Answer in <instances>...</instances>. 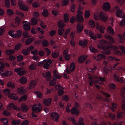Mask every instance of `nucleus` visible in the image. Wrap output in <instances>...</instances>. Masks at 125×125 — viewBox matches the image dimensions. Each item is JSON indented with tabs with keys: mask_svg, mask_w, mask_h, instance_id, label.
<instances>
[{
	"mask_svg": "<svg viewBox=\"0 0 125 125\" xmlns=\"http://www.w3.org/2000/svg\"><path fill=\"white\" fill-rule=\"evenodd\" d=\"M15 25L13 24L12 23L11 24L12 26L14 28L18 26L19 24L21 23L20 19L19 17H17L15 18Z\"/></svg>",
	"mask_w": 125,
	"mask_h": 125,
	"instance_id": "obj_20",
	"label": "nucleus"
},
{
	"mask_svg": "<svg viewBox=\"0 0 125 125\" xmlns=\"http://www.w3.org/2000/svg\"><path fill=\"white\" fill-rule=\"evenodd\" d=\"M23 24V28L26 31H28L31 29L30 23L26 21H23L22 22Z\"/></svg>",
	"mask_w": 125,
	"mask_h": 125,
	"instance_id": "obj_7",
	"label": "nucleus"
},
{
	"mask_svg": "<svg viewBox=\"0 0 125 125\" xmlns=\"http://www.w3.org/2000/svg\"><path fill=\"white\" fill-rule=\"evenodd\" d=\"M34 93L37 95V97L39 98H41L42 97V94L40 92L36 91L34 92Z\"/></svg>",
	"mask_w": 125,
	"mask_h": 125,
	"instance_id": "obj_50",
	"label": "nucleus"
},
{
	"mask_svg": "<svg viewBox=\"0 0 125 125\" xmlns=\"http://www.w3.org/2000/svg\"><path fill=\"white\" fill-rule=\"evenodd\" d=\"M123 91H124L123 94H121V95L122 98L123 99L122 101V109L124 111H125V96L124 94L125 95V86L123 88Z\"/></svg>",
	"mask_w": 125,
	"mask_h": 125,
	"instance_id": "obj_10",
	"label": "nucleus"
},
{
	"mask_svg": "<svg viewBox=\"0 0 125 125\" xmlns=\"http://www.w3.org/2000/svg\"><path fill=\"white\" fill-rule=\"evenodd\" d=\"M57 25L59 28L58 31H65L64 27L65 24L62 21L60 20L58 22Z\"/></svg>",
	"mask_w": 125,
	"mask_h": 125,
	"instance_id": "obj_6",
	"label": "nucleus"
},
{
	"mask_svg": "<svg viewBox=\"0 0 125 125\" xmlns=\"http://www.w3.org/2000/svg\"><path fill=\"white\" fill-rule=\"evenodd\" d=\"M104 37L109 39V41L112 43H113L115 42V41L113 38L110 35L106 34L104 35Z\"/></svg>",
	"mask_w": 125,
	"mask_h": 125,
	"instance_id": "obj_27",
	"label": "nucleus"
},
{
	"mask_svg": "<svg viewBox=\"0 0 125 125\" xmlns=\"http://www.w3.org/2000/svg\"><path fill=\"white\" fill-rule=\"evenodd\" d=\"M53 74L55 76L54 78H53L55 81H56L57 78L58 79H60L61 76L58 74V72L56 70H54L53 71Z\"/></svg>",
	"mask_w": 125,
	"mask_h": 125,
	"instance_id": "obj_26",
	"label": "nucleus"
},
{
	"mask_svg": "<svg viewBox=\"0 0 125 125\" xmlns=\"http://www.w3.org/2000/svg\"><path fill=\"white\" fill-rule=\"evenodd\" d=\"M34 39L33 38H31L27 39L25 41V43L26 45H28L31 43L32 42L33 40Z\"/></svg>",
	"mask_w": 125,
	"mask_h": 125,
	"instance_id": "obj_48",
	"label": "nucleus"
},
{
	"mask_svg": "<svg viewBox=\"0 0 125 125\" xmlns=\"http://www.w3.org/2000/svg\"><path fill=\"white\" fill-rule=\"evenodd\" d=\"M17 92L18 94L22 95L26 92L25 88L21 87L18 88L17 90Z\"/></svg>",
	"mask_w": 125,
	"mask_h": 125,
	"instance_id": "obj_11",
	"label": "nucleus"
},
{
	"mask_svg": "<svg viewBox=\"0 0 125 125\" xmlns=\"http://www.w3.org/2000/svg\"><path fill=\"white\" fill-rule=\"evenodd\" d=\"M115 8L117 10L115 13L116 17L122 18L125 17V14L124 12L122 10L120 9L118 7L115 6Z\"/></svg>",
	"mask_w": 125,
	"mask_h": 125,
	"instance_id": "obj_3",
	"label": "nucleus"
},
{
	"mask_svg": "<svg viewBox=\"0 0 125 125\" xmlns=\"http://www.w3.org/2000/svg\"><path fill=\"white\" fill-rule=\"evenodd\" d=\"M86 57H85L84 55H81L78 58V61L79 63H83L85 60Z\"/></svg>",
	"mask_w": 125,
	"mask_h": 125,
	"instance_id": "obj_25",
	"label": "nucleus"
},
{
	"mask_svg": "<svg viewBox=\"0 0 125 125\" xmlns=\"http://www.w3.org/2000/svg\"><path fill=\"white\" fill-rule=\"evenodd\" d=\"M37 19L34 18H32L31 20V23L32 25H35L37 24Z\"/></svg>",
	"mask_w": 125,
	"mask_h": 125,
	"instance_id": "obj_41",
	"label": "nucleus"
},
{
	"mask_svg": "<svg viewBox=\"0 0 125 125\" xmlns=\"http://www.w3.org/2000/svg\"><path fill=\"white\" fill-rule=\"evenodd\" d=\"M90 50V51L93 53H96L98 52V50L96 49L94 47L90 45L89 47Z\"/></svg>",
	"mask_w": 125,
	"mask_h": 125,
	"instance_id": "obj_36",
	"label": "nucleus"
},
{
	"mask_svg": "<svg viewBox=\"0 0 125 125\" xmlns=\"http://www.w3.org/2000/svg\"><path fill=\"white\" fill-rule=\"evenodd\" d=\"M32 6L34 8L38 7L39 5V4L37 2H35L32 4Z\"/></svg>",
	"mask_w": 125,
	"mask_h": 125,
	"instance_id": "obj_63",
	"label": "nucleus"
},
{
	"mask_svg": "<svg viewBox=\"0 0 125 125\" xmlns=\"http://www.w3.org/2000/svg\"><path fill=\"white\" fill-rule=\"evenodd\" d=\"M89 83L90 85H92L94 82L98 84H99L101 82H100V81H104L105 80V78L104 77H103V78L99 77V79L100 80V81H99L98 80H95V82H94L93 80V78L92 77L89 76Z\"/></svg>",
	"mask_w": 125,
	"mask_h": 125,
	"instance_id": "obj_4",
	"label": "nucleus"
},
{
	"mask_svg": "<svg viewBox=\"0 0 125 125\" xmlns=\"http://www.w3.org/2000/svg\"><path fill=\"white\" fill-rule=\"evenodd\" d=\"M16 57L15 56L13 55H10L8 57V60L11 61H14L15 60Z\"/></svg>",
	"mask_w": 125,
	"mask_h": 125,
	"instance_id": "obj_61",
	"label": "nucleus"
},
{
	"mask_svg": "<svg viewBox=\"0 0 125 125\" xmlns=\"http://www.w3.org/2000/svg\"><path fill=\"white\" fill-rule=\"evenodd\" d=\"M59 55V52L58 51H55L52 52V55L53 58H55L58 57Z\"/></svg>",
	"mask_w": 125,
	"mask_h": 125,
	"instance_id": "obj_31",
	"label": "nucleus"
},
{
	"mask_svg": "<svg viewBox=\"0 0 125 125\" xmlns=\"http://www.w3.org/2000/svg\"><path fill=\"white\" fill-rule=\"evenodd\" d=\"M22 52L25 55H28L29 54V52L28 50H27V49H23L22 51Z\"/></svg>",
	"mask_w": 125,
	"mask_h": 125,
	"instance_id": "obj_49",
	"label": "nucleus"
},
{
	"mask_svg": "<svg viewBox=\"0 0 125 125\" xmlns=\"http://www.w3.org/2000/svg\"><path fill=\"white\" fill-rule=\"evenodd\" d=\"M83 28V25L80 23H78L77 27V31H82Z\"/></svg>",
	"mask_w": 125,
	"mask_h": 125,
	"instance_id": "obj_30",
	"label": "nucleus"
},
{
	"mask_svg": "<svg viewBox=\"0 0 125 125\" xmlns=\"http://www.w3.org/2000/svg\"><path fill=\"white\" fill-rule=\"evenodd\" d=\"M36 83L34 80H32L31 81L29 84V87L30 89L34 88L36 85Z\"/></svg>",
	"mask_w": 125,
	"mask_h": 125,
	"instance_id": "obj_32",
	"label": "nucleus"
},
{
	"mask_svg": "<svg viewBox=\"0 0 125 125\" xmlns=\"http://www.w3.org/2000/svg\"><path fill=\"white\" fill-rule=\"evenodd\" d=\"M8 109L10 107L13 108V109L15 110H19V108H17V106L15 105L14 104L11 103L8 104Z\"/></svg>",
	"mask_w": 125,
	"mask_h": 125,
	"instance_id": "obj_29",
	"label": "nucleus"
},
{
	"mask_svg": "<svg viewBox=\"0 0 125 125\" xmlns=\"http://www.w3.org/2000/svg\"><path fill=\"white\" fill-rule=\"evenodd\" d=\"M114 77L115 81H119V76L116 74V73H114L113 74Z\"/></svg>",
	"mask_w": 125,
	"mask_h": 125,
	"instance_id": "obj_56",
	"label": "nucleus"
},
{
	"mask_svg": "<svg viewBox=\"0 0 125 125\" xmlns=\"http://www.w3.org/2000/svg\"><path fill=\"white\" fill-rule=\"evenodd\" d=\"M120 25L121 26H124L125 25V17L122 20L120 23Z\"/></svg>",
	"mask_w": 125,
	"mask_h": 125,
	"instance_id": "obj_59",
	"label": "nucleus"
},
{
	"mask_svg": "<svg viewBox=\"0 0 125 125\" xmlns=\"http://www.w3.org/2000/svg\"><path fill=\"white\" fill-rule=\"evenodd\" d=\"M75 67V63L74 62H73L71 63L70 64L69 70L71 72H73L74 70Z\"/></svg>",
	"mask_w": 125,
	"mask_h": 125,
	"instance_id": "obj_35",
	"label": "nucleus"
},
{
	"mask_svg": "<svg viewBox=\"0 0 125 125\" xmlns=\"http://www.w3.org/2000/svg\"><path fill=\"white\" fill-rule=\"evenodd\" d=\"M109 86L111 89L114 90H115L116 88V86L115 84L113 83H111L110 84Z\"/></svg>",
	"mask_w": 125,
	"mask_h": 125,
	"instance_id": "obj_58",
	"label": "nucleus"
},
{
	"mask_svg": "<svg viewBox=\"0 0 125 125\" xmlns=\"http://www.w3.org/2000/svg\"><path fill=\"white\" fill-rule=\"evenodd\" d=\"M22 46L21 44L20 43H18L16 45L15 47V49L16 50H18Z\"/></svg>",
	"mask_w": 125,
	"mask_h": 125,
	"instance_id": "obj_53",
	"label": "nucleus"
},
{
	"mask_svg": "<svg viewBox=\"0 0 125 125\" xmlns=\"http://www.w3.org/2000/svg\"><path fill=\"white\" fill-rule=\"evenodd\" d=\"M21 109L23 111H26L29 109V108L28 106L24 104H22L21 105Z\"/></svg>",
	"mask_w": 125,
	"mask_h": 125,
	"instance_id": "obj_38",
	"label": "nucleus"
},
{
	"mask_svg": "<svg viewBox=\"0 0 125 125\" xmlns=\"http://www.w3.org/2000/svg\"><path fill=\"white\" fill-rule=\"evenodd\" d=\"M87 43V42L86 39L81 41L79 42V45L82 47L86 46Z\"/></svg>",
	"mask_w": 125,
	"mask_h": 125,
	"instance_id": "obj_23",
	"label": "nucleus"
},
{
	"mask_svg": "<svg viewBox=\"0 0 125 125\" xmlns=\"http://www.w3.org/2000/svg\"><path fill=\"white\" fill-rule=\"evenodd\" d=\"M94 16L95 19L96 20L100 19L104 21H105L108 19L107 15L103 11L101 12L99 14L98 12H95L94 14Z\"/></svg>",
	"mask_w": 125,
	"mask_h": 125,
	"instance_id": "obj_1",
	"label": "nucleus"
},
{
	"mask_svg": "<svg viewBox=\"0 0 125 125\" xmlns=\"http://www.w3.org/2000/svg\"><path fill=\"white\" fill-rule=\"evenodd\" d=\"M71 112L73 115H78L80 113V111L78 108L73 107L71 109Z\"/></svg>",
	"mask_w": 125,
	"mask_h": 125,
	"instance_id": "obj_13",
	"label": "nucleus"
},
{
	"mask_svg": "<svg viewBox=\"0 0 125 125\" xmlns=\"http://www.w3.org/2000/svg\"><path fill=\"white\" fill-rule=\"evenodd\" d=\"M46 78L48 80H50L51 78V73L49 71L46 73Z\"/></svg>",
	"mask_w": 125,
	"mask_h": 125,
	"instance_id": "obj_46",
	"label": "nucleus"
},
{
	"mask_svg": "<svg viewBox=\"0 0 125 125\" xmlns=\"http://www.w3.org/2000/svg\"><path fill=\"white\" fill-rule=\"evenodd\" d=\"M76 18L74 16H72L70 19V21L71 23H73L75 22Z\"/></svg>",
	"mask_w": 125,
	"mask_h": 125,
	"instance_id": "obj_64",
	"label": "nucleus"
},
{
	"mask_svg": "<svg viewBox=\"0 0 125 125\" xmlns=\"http://www.w3.org/2000/svg\"><path fill=\"white\" fill-rule=\"evenodd\" d=\"M78 12L76 15L77 20L78 21L82 22L83 21V16L81 14L82 12L80 11H79Z\"/></svg>",
	"mask_w": 125,
	"mask_h": 125,
	"instance_id": "obj_17",
	"label": "nucleus"
},
{
	"mask_svg": "<svg viewBox=\"0 0 125 125\" xmlns=\"http://www.w3.org/2000/svg\"><path fill=\"white\" fill-rule=\"evenodd\" d=\"M52 12V14L55 16H57L59 15L58 11L55 10H53Z\"/></svg>",
	"mask_w": 125,
	"mask_h": 125,
	"instance_id": "obj_62",
	"label": "nucleus"
},
{
	"mask_svg": "<svg viewBox=\"0 0 125 125\" xmlns=\"http://www.w3.org/2000/svg\"><path fill=\"white\" fill-rule=\"evenodd\" d=\"M42 44L43 47H47L49 45L48 41L45 39H44L42 42Z\"/></svg>",
	"mask_w": 125,
	"mask_h": 125,
	"instance_id": "obj_39",
	"label": "nucleus"
},
{
	"mask_svg": "<svg viewBox=\"0 0 125 125\" xmlns=\"http://www.w3.org/2000/svg\"><path fill=\"white\" fill-rule=\"evenodd\" d=\"M58 88L59 89H61L58 90V94L59 96H61L62 95L64 92L63 90V88L60 85H58Z\"/></svg>",
	"mask_w": 125,
	"mask_h": 125,
	"instance_id": "obj_24",
	"label": "nucleus"
},
{
	"mask_svg": "<svg viewBox=\"0 0 125 125\" xmlns=\"http://www.w3.org/2000/svg\"><path fill=\"white\" fill-rule=\"evenodd\" d=\"M107 42L104 40L101 41L100 43L98 45V47L104 50L103 53L105 54H108L110 53V51L106 48Z\"/></svg>",
	"mask_w": 125,
	"mask_h": 125,
	"instance_id": "obj_2",
	"label": "nucleus"
},
{
	"mask_svg": "<svg viewBox=\"0 0 125 125\" xmlns=\"http://www.w3.org/2000/svg\"><path fill=\"white\" fill-rule=\"evenodd\" d=\"M10 90L8 89V98L14 100H17L18 98L16 94L13 93L10 94Z\"/></svg>",
	"mask_w": 125,
	"mask_h": 125,
	"instance_id": "obj_14",
	"label": "nucleus"
},
{
	"mask_svg": "<svg viewBox=\"0 0 125 125\" xmlns=\"http://www.w3.org/2000/svg\"><path fill=\"white\" fill-rule=\"evenodd\" d=\"M90 13L88 10H86L85 12V17L86 18H88L90 16Z\"/></svg>",
	"mask_w": 125,
	"mask_h": 125,
	"instance_id": "obj_60",
	"label": "nucleus"
},
{
	"mask_svg": "<svg viewBox=\"0 0 125 125\" xmlns=\"http://www.w3.org/2000/svg\"><path fill=\"white\" fill-rule=\"evenodd\" d=\"M42 15L44 16L47 17L49 15L48 11L47 10H44L42 12Z\"/></svg>",
	"mask_w": 125,
	"mask_h": 125,
	"instance_id": "obj_52",
	"label": "nucleus"
},
{
	"mask_svg": "<svg viewBox=\"0 0 125 125\" xmlns=\"http://www.w3.org/2000/svg\"><path fill=\"white\" fill-rule=\"evenodd\" d=\"M64 20L65 22H67L69 21V16L67 13H65L64 15Z\"/></svg>",
	"mask_w": 125,
	"mask_h": 125,
	"instance_id": "obj_37",
	"label": "nucleus"
},
{
	"mask_svg": "<svg viewBox=\"0 0 125 125\" xmlns=\"http://www.w3.org/2000/svg\"><path fill=\"white\" fill-rule=\"evenodd\" d=\"M108 60L109 61L115 60L116 61H119L120 60L118 58L111 56H109L108 57Z\"/></svg>",
	"mask_w": 125,
	"mask_h": 125,
	"instance_id": "obj_40",
	"label": "nucleus"
},
{
	"mask_svg": "<svg viewBox=\"0 0 125 125\" xmlns=\"http://www.w3.org/2000/svg\"><path fill=\"white\" fill-rule=\"evenodd\" d=\"M96 28L97 30H99L100 31H104L105 28L103 25H100L98 23L96 24Z\"/></svg>",
	"mask_w": 125,
	"mask_h": 125,
	"instance_id": "obj_21",
	"label": "nucleus"
},
{
	"mask_svg": "<svg viewBox=\"0 0 125 125\" xmlns=\"http://www.w3.org/2000/svg\"><path fill=\"white\" fill-rule=\"evenodd\" d=\"M117 106V105L115 103H113L112 104V107H110L111 110L112 112H115V110L113 109H116Z\"/></svg>",
	"mask_w": 125,
	"mask_h": 125,
	"instance_id": "obj_47",
	"label": "nucleus"
},
{
	"mask_svg": "<svg viewBox=\"0 0 125 125\" xmlns=\"http://www.w3.org/2000/svg\"><path fill=\"white\" fill-rule=\"evenodd\" d=\"M18 4L20 8L24 11H27L28 10V8L26 5L24 4V2L22 0H19Z\"/></svg>",
	"mask_w": 125,
	"mask_h": 125,
	"instance_id": "obj_5",
	"label": "nucleus"
},
{
	"mask_svg": "<svg viewBox=\"0 0 125 125\" xmlns=\"http://www.w3.org/2000/svg\"><path fill=\"white\" fill-rule=\"evenodd\" d=\"M86 33H88V32H85ZM93 32H89L90 36L91 39L95 40L96 39V37L95 33Z\"/></svg>",
	"mask_w": 125,
	"mask_h": 125,
	"instance_id": "obj_28",
	"label": "nucleus"
},
{
	"mask_svg": "<svg viewBox=\"0 0 125 125\" xmlns=\"http://www.w3.org/2000/svg\"><path fill=\"white\" fill-rule=\"evenodd\" d=\"M97 67L94 65V67L93 68H90L88 69V71L89 72H94L96 70Z\"/></svg>",
	"mask_w": 125,
	"mask_h": 125,
	"instance_id": "obj_57",
	"label": "nucleus"
},
{
	"mask_svg": "<svg viewBox=\"0 0 125 125\" xmlns=\"http://www.w3.org/2000/svg\"><path fill=\"white\" fill-rule=\"evenodd\" d=\"M52 119L57 122L58 121V119L59 118V116L58 114L56 113L53 112L52 113L51 115Z\"/></svg>",
	"mask_w": 125,
	"mask_h": 125,
	"instance_id": "obj_16",
	"label": "nucleus"
},
{
	"mask_svg": "<svg viewBox=\"0 0 125 125\" xmlns=\"http://www.w3.org/2000/svg\"><path fill=\"white\" fill-rule=\"evenodd\" d=\"M8 32V34H10L11 33H12L11 36L13 37H16L18 38L20 37L21 35L22 32H16V33L15 34H12L13 32Z\"/></svg>",
	"mask_w": 125,
	"mask_h": 125,
	"instance_id": "obj_18",
	"label": "nucleus"
},
{
	"mask_svg": "<svg viewBox=\"0 0 125 125\" xmlns=\"http://www.w3.org/2000/svg\"><path fill=\"white\" fill-rule=\"evenodd\" d=\"M17 59L18 62H20L22 60L23 58V57L22 55H19L17 56Z\"/></svg>",
	"mask_w": 125,
	"mask_h": 125,
	"instance_id": "obj_55",
	"label": "nucleus"
},
{
	"mask_svg": "<svg viewBox=\"0 0 125 125\" xmlns=\"http://www.w3.org/2000/svg\"><path fill=\"white\" fill-rule=\"evenodd\" d=\"M110 8V5L108 2H104L103 6V8L105 11L109 10Z\"/></svg>",
	"mask_w": 125,
	"mask_h": 125,
	"instance_id": "obj_15",
	"label": "nucleus"
},
{
	"mask_svg": "<svg viewBox=\"0 0 125 125\" xmlns=\"http://www.w3.org/2000/svg\"><path fill=\"white\" fill-rule=\"evenodd\" d=\"M37 104H35L32 109L33 111L35 112H38L41 111L42 109V107L40 105V104H38L37 106Z\"/></svg>",
	"mask_w": 125,
	"mask_h": 125,
	"instance_id": "obj_9",
	"label": "nucleus"
},
{
	"mask_svg": "<svg viewBox=\"0 0 125 125\" xmlns=\"http://www.w3.org/2000/svg\"><path fill=\"white\" fill-rule=\"evenodd\" d=\"M50 61L47 60L45 62L43 66L44 68L45 69H47L48 68L49 66L50 63Z\"/></svg>",
	"mask_w": 125,
	"mask_h": 125,
	"instance_id": "obj_42",
	"label": "nucleus"
},
{
	"mask_svg": "<svg viewBox=\"0 0 125 125\" xmlns=\"http://www.w3.org/2000/svg\"><path fill=\"white\" fill-rule=\"evenodd\" d=\"M1 120L3 123L4 125H8V119L7 118H2L1 119Z\"/></svg>",
	"mask_w": 125,
	"mask_h": 125,
	"instance_id": "obj_45",
	"label": "nucleus"
},
{
	"mask_svg": "<svg viewBox=\"0 0 125 125\" xmlns=\"http://www.w3.org/2000/svg\"><path fill=\"white\" fill-rule=\"evenodd\" d=\"M21 121L18 120H13L12 122V124L13 125H18L20 124Z\"/></svg>",
	"mask_w": 125,
	"mask_h": 125,
	"instance_id": "obj_54",
	"label": "nucleus"
},
{
	"mask_svg": "<svg viewBox=\"0 0 125 125\" xmlns=\"http://www.w3.org/2000/svg\"><path fill=\"white\" fill-rule=\"evenodd\" d=\"M105 55L102 54H100L97 55V56L95 57L94 59L97 61H99L102 59H105Z\"/></svg>",
	"mask_w": 125,
	"mask_h": 125,
	"instance_id": "obj_19",
	"label": "nucleus"
},
{
	"mask_svg": "<svg viewBox=\"0 0 125 125\" xmlns=\"http://www.w3.org/2000/svg\"><path fill=\"white\" fill-rule=\"evenodd\" d=\"M119 62H117L115 64L113 67L110 66L108 68H106L104 67L103 69L104 73L106 74H108L110 71H111L112 70H114L116 66L119 64Z\"/></svg>",
	"mask_w": 125,
	"mask_h": 125,
	"instance_id": "obj_8",
	"label": "nucleus"
},
{
	"mask_svg": "<svg viewBox=\"0 0 125 125\" xmlns=\"http://www.w3.org/2000/svg\"><path fill=\"white\" fill-rule=\"evenodd\" d=\"M52 101V100L51 98L45 99L43 100V103L45 105L48 106L50 104Z\"/></svg>",
	"mask_w": 125,
	"mask_h": 125,
	"instance_id": "obj_22",
	"label": "nucleus"
},
{
	"mask_svg": "<svg viewBox=\"0 0 125 125\" xmlns=\"http://www.w3.org/2000/svg\"><path fill=\"white\" fill-rule=\"evenodd\" d=\"M8 87H9L11 89H13L15 88L14 83L12 82H8Z\"/></svg>",
	"mask_w": 125,
	"mask_h": 125,
	"instance_id": "obj_44",
	"label": "nucleus"
},
{
	"mask_svg": "<svg viewBox=\"0 0 125 125\" xmlns=\"http://www.w3.org/2000/svg\"><path fill=\"white\" fill-rule=\"evenodd\" d=\"M72 123L74 125H85L83 122V119L82 117H80L79 118L78 123L76 122L75 120L72 122Z\"/></svg>",
	"mask_w": 125,
	"mask_h": 125,
	"instance_id": "obj_12",
	"label": "nucleus"
},
{
	"mask_svg": "<svg viewBox=\"0 0 125 125\" xmlns=\"http://www.w3.org/2000/svg\"><path fill=\"white\" fill-rule=\"evenodd\" d=\"M27 78L25 77H22L19 80V82L22 84H24L27 82Z\"/></svg>",
	"mask_w": 125,
	"mask_h": 125,
	"instance_id": "obj_33",
	"label": "nucleus"
},
{
	"mask_svg": "<svg viewBox=\"0 0 125 125\" xmlns=\"http://www.w3.org/2000/svg\"><path fill=\"white\" fill-rule=\"evenodd\" d=\"M27 96L26 94H24L20 98L19 101L20 102H21L22 101H25L27 99Z\"/></svg>",
	"mask_w": 125,
	"mask_h": 125,
	"instance_id": "obj_43",
	"label": "nucleus"
},
{
	"mask_svg": "<svg viewBox=\"0 0 125 125\" xmlns=\"http://www.w3.org/2000/svg\"><path fill=\"white\" fill-rule=\"evenodd\" d=\"M89 25L92 28H94L96 26L95 22L93 20H90L89 22Z\"/></svg>",
	"mask_w": 125,
	"mask_h": 125,
	"instance_id": "obj_34",
	"label": "nucleus"
},
{
	"mask_svg": "<svg viewBox=\"0 0 125 125\" xmlns=\"http://www.w3.org/2000/svg\"><path fill=\"white\" fill-rule=\"evenodd\" d=\"M5 67L4 64L2 62H0V72L1 73L4 71L3 69H2L4 68Z\"/></svg>",
	"mask_w": 125,
	"mask_h": 125,
	"instance_id": "obj_51",
	"label": "nucleus"
}]
</instances>
